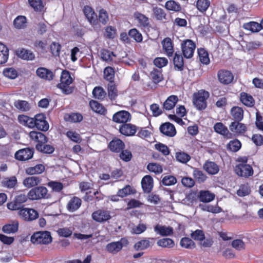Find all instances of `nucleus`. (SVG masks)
Segmentation results:
<instances>
[{
	"label": "nucleus",
	"instance_id": "f257e3e1",
	"mask_svg": "<svg viewBox=\"0 0 263 263\" xmlns=\"http://www.w3.org/2000/svg\"><path fill=\"white\" fill-rule=\"evenodd\" d=\"M72 81L73 79L69 72L64 70L62 72L60 83L58 84L57 86L64 93L68 95L71 93L73 91L72 88L70 86Z\"/></svg>",
	"mask_w": 263,
	"mask_h": 263
},
{
	"label": "nucleus",
	"instance_id": "f03ea898",
	"mask_svg": "<svg viewBox=\"0 0 263 263\" xmlns=\"http://www.w3.org/2000/svg\"><path fill=\"white\" fill-rule=\"evenodd\" d=\"M209 97V92L203 89L200 90L193 95V104L198 109H204L206 107V100Z\"/></svg>",
	"mask_w": 263,
	"mask_h": 263
},
{
	"label": "nucleus",
	"instance_id": "7ed1b4c3",
	"mask_svg": "<svg viewBox=\"0 0 263 263\" xmlns=\"http://www.w3.org/2000/svg\"><path fill=\"white\" fill-rule=\"evenodd\" d=\"M49 195L46 187L40 186L33 187L28 193V198L31 200H40L43 198H48Z\"/></svg>",
	"mask_w": 263,
	"mask_h": 263
},
{
	"label": "nucleus",
	"instance_id": "20e7f679",
	"mask_svg": "<svg viewBox=\"0 0 263 263\" xmlns=\"http://www.w3.org/2000/svg\"><path fill=\"white\" fill-rule=\"evenodd\" d=\"M31 241L34 244H48L51 242L52 237L49 232H37L33 234Z\"/></svg>",
	"mask_w": 263,
	"mask_h": 263
},
{
	"label": "nucleus",
	"instance_id": "39448f33",
	"mask_svg": "<svg viewBox=\"0 0 263 263\" xmlns=\"http://www.w3.org/2000/svg\"><path fill=\"white\" fill-rule=\"evenodd\" d=\"M196 45L191 40H186L181 43L182 51L184 57L191 58L193 57Z\"/></svg>",
	"mask_w": 263,
	"mask_h": 263
},
{
	"label": "nucleus",
	"instance_id": "423d86ee",
	"mask_svg": "<svg viewBox=\"0 0 263 263\" xmlns=\"http://www.w3.org/2000/svg\"><path fill=\"white\" fill-rule=\"evenodd\" d=\"M91 217L95 221L100 223L106 221L111 217L110 211L104 209H99L95 211L92 213Z\"/></svg>",
	"mask_w": 263,
	"mask_h": 263
},
{
	"label": "nucleus",
	"instance_id": "0eeeda50",
	"mask_svg": "<svg viewBox=\"0 0 263 263\" xmlns=\"http://www.w3.org/2000/svg\"><path fill=\"white\" fill-rule=\"evenodd\" d=\"M18 215L21 218L26 221H32L39 217V214L36 211L29 208L20 209Z\"/></svg>",
	"mask_w": 263,
	"mask_h": 263
},
{
	"label": "nucleus",
	"instance_id": "6e6552de",
	"mask_svg": "<svg viewBox=\"0 0 263 263\" xmlns=\"http://www.w3.org/2000/svg\"><path fill=\"white\" fill-rule=\"evenodd\" d=\"M235 172L238 176L244 177H248L253 174L251 166L245 163H240L236 165Z\"/></svg>",
	"mask_w": 263,
	"mask_h": 263
},
{
	"label": "nucleus",
	"instance_id": "1a4fd4ad",
	"mask_svg": "<svg viewBox=\"0 0 263 263\" xmlns=\"http://www.w3.org/2000/svg\"><path fill=\"white\" fill-rule=\"evenodd\" d=\"M35 126L39 129L43 131H47L49 129V124L45 120V115L39 114L36 115L34 118Z\"/></svg>",
	"mask_w": 263,
	"mask_h": 263
},
{
	"label": "nucleus",
	"instance_id": "9d476101",
	"mask_svg": "<svg viewBox=\"0 0 263 263\" xmlns=\"http://www.w3.org/2000/svg\"><path fill=\"white\" fill-rule=\"evenodd\" d=\"M33 155V150L29 148L17 151L15 154V158L20 161H26L31 159Z\"/></svg>",
	"mask_w": 263,
	"mask_h": 263
},
{
	"label": "nucleus",
	"instance_id": "9b49d317",
	"mask_svg": "<svg viewBox=\"0 0 263 263\" xmlns=\"http://www.w3.org/2000/svg\"><path fill=\"white\" fill-rule=\"evenodd\" d=\"M131 119L130 113L125 110H121L115 113L112 120L114 122L119 123H124L127 122Z\"/></svg>",
	"mask_w": 263,
	"mask_h": 263
},
{
	"label": "nucleus",
	"instance_id": "f8f14e48",
	"mask_svg": "<svg viewBox=\"0 0 263 263\" xmlns=\"http://www.w3.org/2000/svg\"><path fill=\"white\" fill-rule=\"evenodd\" d=\"M159 129L163 135L169 137H173L176 134V130L174 125L170 122L162 124Z\"/></svg>",
	"mask_w": 263,
	"mask_h": 263
},
{
	"label": "nucleus",
	"instance_id": "ddd939ff",
	"mask_svg": "<svg viewBox=\"0 0 263 263\" xmlns=\"http://www.w3.org/2000/svg\"><path fill=\"white\" fill-rule=\"evenodd\" d=\"M219 81L223 84H228L230 83L233 80L232 73L228 70H221L218 72Z\"/></svg>",
	"mask_w": 263,
	"mask_h": 263
},
{
	"label": "nucleus",
	"instance_id": "4468645a",
	"mask_svg": "<svg viewBox=\"0 0 263 263\" xmlns=\"http://www.w3.org/2000/svg\"><path fill=\"white\" fill-rule=\"evenodd\" d=\"M41 179L37 176L28 177L23 181V185L27 188L35 187L41 182Z\"/></svg>",
	"mask_w": 263,
	"mask_h": 263
},
{
	"label": "nucleus",
	"instance_id": "2eb2a0df",
	"mask_svg": "<svg viewBox=\"0 0 263 263\" xmlns=\"http://www.w3.org/2000/svg\"><path fill=\"white\" fill-rule=\"evenodd\" d=\"M84 13L88 21L92 25L96 24L97 15L92 8L85 6L84 9Z\"/></svg>",
	"mask_w": 263,
	"mask_h": 263
},
{
	"label": "nucleus",
	"instance_id": "dca6fc26",
	"mask_svg": "<svg viewBox=\"0 0 263 263\" xmlns=\"http://www.w3.org/2000/svg\"><path fill=\"white\" fill-rule=\"evenodd\" d=\"M141 185L144 192L149 193L153 187V179L149 175L143 177L141 180Z\"/></svg>",
	"mask_w": 263,
	"mask_h": 263
},
{
	"label": "nucleus",
	"instance_id": "f3484780",
	"mask_svg": "<svg viewBox=\"0 0 263 263\" xmlns=\"http://www.w3.org/2000/svg\"><path fill=\"white\" fill-rule=\"evenodd\" d=\"M154 231L161 236H169L173 233V229L172 227L160 224H157L154 227Z\"/></svg>",
	"mask_w": 263,
	"mask_h": 263
},
{
	"label": "nucleus",
	"instance_id": "a211bd4d",
	"mask_svg": "<svg viewBox=\"0 0 263 263\" xmlns=\"http://www.w3.org/2000/svg\"><path fill=\"white\" fill-rule=\"evenodd\" d=\"M36 73L37 76L41 79L51 80L53 79V72L50 70L44 67H40L36 69Z\"/></svg>",
	"mask_w": 263,
	"mask_h": 263
},
{
	"label": "nucleus",
	"instance_id": "6ab92c4d",
	"mask_svg": "<svg viewBox=\"0 0 263 263\" xmlns=\"http://www.w3.org/2000/svg\"><path fill=\"white\" fill-rule=\"evenodd\" d=\"M230 130L235 135L241 134L246 130V126L245 124L239 122H233L231 123L230 127Z\"/></svg>",
	"mask_w": 263,
	"mask_h": 263
},
{
	"label": "nucleus",
	"instance_id": "aec40b11",
	"mask_svg": "<svg viewBox=\"0 0 263 263\" xmlns=\"http://www.w3.org/2000/svg\"><path fill=\"white\" fill-rule=\"evenodd\" d=\"M120 132L125 136H133L136 132V127L130 124H124L120 128Z\"/></svg>",
	"mask_w": 263,
	"mask_h": 263
},
{
	"label": "nucleus",
	"instance_id": "412c9836",
	"mask_svg": "<svg viewBox=\"0 0 263 263\" xmlns=\"http://www.w3.org/2000/svg\"><path fill=\"white\" fill-rule=\"evenodd\" d=\"M178 101L177 96L171 95L168 97L163 104V108L166 110L172 109Z\"/></svg>",
	"mask_w": 263,
	"mask_h": 263
},
{
	"label": "nucleus",
	"instance_id": "4be33fe9",
	"mask_svg": "<svg viewBox=\"0 0 263 263\" xmlns=\"http://www.w3.org/2000/svg\"><path fill=\"white\" fill-rule=\"evenodd\" d=\"M17 54L19 58L24 60L32 61L35 58V55L33 52L31 50L26 49L17 50Z\"/></svg>",
	"mask_w": 263,
	"mask_h": 263
},
{
	"label": "nucleus",
	"instance_id": "5701e85b",
	"mask_svg": "<svg viewBox=\"0 0 263 263\" xmlns=\"http://www.w3.org/2000/svg\"><path fill=\"white\" fill-rule=\"evenodd\" d=\"M81 203V199L74 197L69 201L67 205V209L69 212H74L80 207Z\"/></svg>",
	"mask_w": 263,
	"mask_h": 263
},
{
	"label": "nucleus",
	"instance_id": "b1692460",
	"mask_svg": "<svg viewBox=\"0 0 263 263\" xmlns=\"http://www.w3.org/2000/svg\"><path fill=\"white\" fill-rule=\"evenodd\" d=\"M18 120L20 124L28 127L29 128H33L35 127V122L34 118H30L25 115H20L18 117Z\"/></svg>",
	"mask_w": 263,
	"mask_h": 263
},
{
	"label": "nucleus",
	"instance_id": "393cba45",
	"mask_svg": "<svg viewBox=\"0 0 263 263\" xmlns=\"http://www.w3.org/2000/svg\"><path fill=\"white\" fill-rule=\"evenodd\" d=\"M110 150L115 152H119L124 147V143L119 139H113L109 144Z\"/></svg>",
	"mask_w": 263,
	"mask_h": 263
},
{
	"label": "nucleus",
	"instance_id": "a878e982",
	"mask_svg": "<svg viewBox=\"0 0 263 263\" xmlns=\"http://www.w3.org/2000/svg\"><path fill=\"white\" fill-rule=\"evenodd\" d=\"M199 198L203 202H210L215 198V195L208 191H201L199 193Z\"/></svg>",
	"mask_w": 263,
	"mask_h": 263
},
{
	"label": "nucleus",
	"instance_id": "bb28decb",
	"mask_svg": "<svg viewBox=\"0 0 263 263\" xmlns=\"http://www.w3.org/2000/svg\"><path fill=\"white\" fill-rule=\"evenodd\" d=\"M29 136L32 140L39 143L44 144L47 142L46 137L41 132L32 131L30 133Z\"/></svg>",
	"mask_w": 263,
	"mask_h": 263
},
{
	"label": "nucleus",
	"instance_id": "cd10ccee",
	"mask_svg": "<svg viewBox=\"0 0 263 263\" xmlns=\"http://www.w3.org/2000/svg\"><path fill=\"white\" fill-rule=\"evenodd\" d=\"M163 49L168 56H172L173 53V47L170 38H165L162 42Z\"/></svg>",
	"mask_w": 263,
	"mask_h": 263
},
{
	"label": "nucleus",
	"instance_id": "c85d7f7f",
	"mask_svg": "<svg viewBox=\"0 0 263 263\" xmlns=\"http://www.w3.org/2000/svg\"><path fill=\"white\" fill-rule=\"evenodd\" d=\"M45 171V166L43 164H37L34 166L29 167L25 170L27 175H32L40 174Z\"/></svg>",
	"mask_w": 263,
	"mask_h": 263
},
{
	"label": "nucleus",
	"instance_id": "c756f323",
	"mask_svg": "<svg viewBox=\"0 0 263 263\" xmlns=\"http://www.w3.org/2000/svg\"><path fill=\"white\" fill-rule=\"evenodd\" d=\"M151 240H153V238H145L137 242L134 245L135 249L137 250L147 249L152 245Z\"/></svg>",
	"mask_w": 263,
	"mask_h": 263
},
{
	"label": "nucleus",
	"instance_id": "7c9ffc66",
	"mask_svg": "<svg viewBox=\"0 0 263 263\" xmlns=\"http://www.w3.org/2000/svg\"><path fill=\"white\" fill-rule=\"evenodd\" d=\"M240 99L241 102L246 106L252 107L254 104V100L253 97L246 92L240 93Z\"/></svg>",
	"mask_w": 263,
	"mask_h": 263
},
{
	"label": "nucleus",
	"instance_id": "2f4dec72",
	"mask_svg": "<svg viewBox=\"0 0 263 263\" xmlns=\"http://www.w3.org/2000/svg\"><path fill=\"white\" fill-rule=\"evenodd\" d=\"M203 167L204 170L210 174H216L219 170L218 166L213 162H206Z\"/></svg>",
	"mask_w": 263,
	"mask_h": 263
},
{
	"label": "nucleus",
	"instance_id": "473e14b6",
	"mask_svg": "<svg viewBox=\"0 0 263 263\" xmlns=\"http://www.w3.org/2000/svg\"><path fill=\"white\" fill-rule=\"evenodd\" d=\"M243 27L246 30H249L252 32H257L262 29L260 24L255 22L245 23L243 24Z\"/></svg>",
	"mask_w": 263,
	"mask_h": 263
},
{
	"label": "nucleus",
	"instance_id": "72a5a7b5",
	"mask_svg": "<svg viewBox=\"0 0 263 263\" xmlns=\"http://www.w3.org/2000/svg\"><path fill=\"white\" fill-rule=\"evenodd\" d=\"M231 114L233 118L236 121H241L243 117V110L238 106H235L231 108Z\"/></svg>",
	"mask_w": 263,
	"mask_h": 263
},
{
	"label": "nucleus",
	"instance_id": "f704fd0d",
	"mask_svg": "<svg viewBox=\"0 0 263 263\" xmlns=\"http://www.w3.org/2000/svg\"><path fill=\"white\" fill-rule=\"evenodd\" d=\"M18 227V222L17 221H14L11 223L5 225L3 227V231L6 233H13L17 231Z\"/></svg>",
	"mask_w": 263,
	"mask_h": 263
},
{
	"label": "nucleus",
	"instance_id": "c9c22d12",
	"mask_svg": "<svg viewBox=\"0 0 263 263\" xmlns=\"http://www.w3.org/2000/svg\"><path fill=\"white\" fill-rule=\"evenodd\" d=\"M106 248L109 253H116L122 248V242L119 241L111 242L106 246Z\"/></svg>",
	"mask_w": 263,
	"mask_h": 263
},
{
	"label": "nucleus",
	"instance_id": "e433bc0d",
	"mask_svg": "<svg viewBox=\"0 0 263 263\" xmlns=\"http://www.w3.org/2000/svg\"><path fill=\"white\" fill-rule=\"evenodd\" d=\"M64 119L70 122H80L83 120V116L79 113L68 114L64 116Z\"/></svg>",
	"mask_w": 263,
	"mask_h": 263
},
{
	"label": "nucleus",
	"instance_id": "4c0bfd02",
	"mask_svg": "<svg viewBox=\"0 0 263 263\" xmlns=\"http://www.w3.org/2000/svg\"><path fill=\"white\" fill-rule=\"evenodd\" d=\"M8 49L3 43L0 42V64H4L8 59Z\"/></svg>",
	"mask_w": 263,
	"mask_h": 263
},
{
	"label": "nucleus",
	"instance_id": "58836bf2",
	"mask_svg": "<svg viewBox=\"0 0 263 263\" xmlns=\"http://www.w3.org/2000/svg\"><path fill=\"white\" fill-rule=\"evenodd\" d=\"M89 105L93 111L96 112L104 114L106 110L104 107L99 102L92 100L89 102Z\"/></svg>",
	"mask_w": 263,
	"mask_h": 263
},
{
	"label": "nucleus",
	"instance_id": "ea45409f",
	"mask_svg": "<svg viewBox=\"0 0 263 263\" xmlns=\"http://www.w3.org/2000/svg\"><path fill=\"white\" fill-rule=\"evenodd\" d=\"M13 24L17 29H24L27 26L26 18L24 16H18L14 20Z\"/></svg>",
	"mask_w": 263,
	"mask_h": 263
},
{
	"label": "nucleus",
	"instance_id": "a19ab883",
	"mask_svg": "<svg viewBox=\"0 0 263 263\" xmlns=\"http://www.w3.org/2000/svg\"><path fill=\"white\" fill-rule=\"evenodd\" d=\"M14 105L16 108L22 111H27L30 109L29 104L26 101L18 100L14 103Z\"/></svg>",
	"mask_w": 263,
	"mask_h": 263
},
{
	"label": "nucleus",
	"instance_id": "79ce46f5",
	"mask_svg": "<svg viewBox=\"0 0 263 263\" xmlns=\"http://www.w3.org/2000/svg\"><path fill=\"white\" fill-rule=\"evenodd\" d=\"M147 226L143 223H139L131 228V233L134 234H140L146 231Z\"/></svg>",
	"mask_w": 263,
	"mask_h": 263
},
{
	"label": "nucleus",
	"instance_id": "37998d69",
	"mask_svg": "<svg viewBox=\"0 0 263 263\" xmlns=\"http://www.w3.org/2000/svg\"><path fill=\"white\" fill-rule=\"evenodd\" d=\"M175 157L178 161L182 163H186L191 159V156L183 152H176Z\"/></svg>",
	"mask_w": 263,
	"mask_h": 263
},
{
	"label": "nucleus",
	"instance_id": "c03bdc74",
	"mask_svg": "<svg viewBox=\"0 0 263 263\" xmlns=\"http://www.w3.org/2000/svg\"><path fill=\"white\" fill-rule=\"evenodd\" d=\"M5 77L10 79H15L18 76L17 71L13 68H7L3 70Z\"/></svg>",
	"mask_w": 263,
	"mask_h": 263
},
{
	"label": "nucleus",
	"instance_id": "a18cd8bd",
	"mask_svg": "<svg viewBox=\"0 0 263 263\" xmlns=\"http://www.w3.org/2000/svg\"><path fill=\"white\" fill-rule=\"evenodd\" d=\"M165 8L170 10L173 11H179L181 9V6L179 4L174 1L170 0L165 3Z\"/></svg>",
	"mask_w": 263,
	"mask_h": 263
},
{
	"label": "nucleus",
	"instance_id": "49530a36",
	"mask_svg": "<svg viewBox=\"0 0 263 263\" xmlns=\"http://www.w3.org/2000/svg\"><path fill=\"white\" fill-rule=\"evenodd\" d=\"M198 55L199 60L204 64H208L210 63L208 53L204 49H198Z\"/></svg>",
	"mask_w": 263,
	"mask_h": 263
},
{
	"label": "nucleus",
	"instance_id": "de8ad7c7",
	"mask_svg": "<svg viewBox=\"0 0 263 263\" xmlns=\"http://www.w3.org/2000/svg\"><path fill=\"white\" fill-rule=\"evenodd\" d=\"M108 95L111 100L115 99L118 96V90L112 82H110L108 85Z\"/></svg>",
	"mask_w": 263,
	"mask_h": 263
},
{
	"label": "nucleus",
	"instance_id": "09e8293b",
	"mask_svg": "<svg viewBox=\"0 0 263 263\" xmlns=\"http://www.w3.org/2000/svg\"><path fill=\"white\" fill-rule=\"evenodd\" d=\"M157 245L161 247L172 248L174 246V242L170 238H165L159 240Z\"/></svg>",
	"mask_w": 263,
	"mask_h": 263
},
{
	"label": "nucleus",
	"instance_id": "8fccbe9b",
	"mask_svg": "<svg viewBox=\"0 0 263 263\" xmlns=\"http://www.w3.org/2000/svg\"><path fill=\"white\" fill-rule=\"evenodd\" d=\"M202 210L213 213H219L221 212V209L218 205H200Z\"/></svg>",
	"mask_w": 263,
	"mask_h": 263
},
{
	"label": "nucleus",
	"instance_id": "3c124183",
	"mask_svg": "<svg viewBox=\"0 0 263 263\" xmlns=\"http://www.w3.org/2000/svg\"><path fill=\"white\" fill-rule=\"evenodd\" d=\"M73 231V228L64 227L59 229L57 230V233L60 236L68 237L72 235Z\"/></svg>",
	"mask_w": 263,
	"mask_h": 263
},
{
	"label": "nucleus",
	"instance_id": "603ef678",
	"mask_svg": "<svg viewBox=\"0 0 263 263\" xmlns=\"http://www.w3.org/2000/svg\"><path fill=\"white\" fill-rule=\"evenodd\" d=\"M214 129L216 133L224 136L229 133L227 127L220 122L215 124Z\"/></svg>",
	"mask_w": 263,
	"mask_h": 263
},
{
	"label": "nucleus",
	"instance_id": "864d4df0",
	"mask_svg": "<svg viewBox=\"0 0 263 263\" xmlns=\"http://www.w3.org/2000/svg\"><path fill=\"white\" fill-rule=\"evenodd\" d=\"M128 34L137 42L140 43L142 41L143 37L141 33L135 28L130 29L129 31Z\"/></svg>",
	"mask_w": 263,
	"mask_h": 263
},
{
	"label": "nucleus",
	"instance_id": "5fc2aeb1",
	"mask_svg": "<svg viewBox=\"0 0 263 263\" xmlns=\"http://www.w3.org/2000/svg\"><path fill=\"white\" fill-rule=\"evenodd\" d=\"M210 5L209 0H198L197 2V8L201 12L205 11Z\"/></svg>",
	"mask_w": 263,
	"mask_h": 263
},
{
	"label": "nucleus",
	"instance_id": "6e6d98bb",
	"mask_svg": "<svg viewBox=\"0 0 263 263\" xmlns=\"http://www.w3.org/2000/svg\"><path fill=\"white\" fill-rule=\"evenodd\" d=\"M153 12L154 16L159 20H162L165 18V14L163 9L157 6L153 7Z\"/></svg>",
	"mask_w": 263,
	"mask_h": 263
},
{
	"label": "nucleus",
	"instance_id": "4d7b16f0",
	"mask_svg": "<svg viewBox=\"0 0 263 263\" xmlns=\"http://www.w3.org/2000/svg\"><path fill=\"white\" fill-rule=\"evenodd\" d=\"M2 184L4 186L7 188H13L17 183L16 178L12 176L9 178H7L2 181Z\"/></svg>",
	"mask_w": 263,
	"mask_h": 263
},
{
	"label": "nucleus",
	"instance_id": "13d9d810",
	"mask_svg": "<svg viewBox=\"0 0 263 263\" xmlns=\"http://www.w3.org/2000/svg\"><path fill=\"white\" fill-rule=\"evenodd\" d=\"M134 15L141 25L143 26H146L148 25V18L144 15L136 12L135 13Z\"/></svg>",
	"mask_w": 263,
	"mask_h": 263
},
{
	"label": "nucleus",
	"instance_id": "bf43d9fd",
	"mask_svg": "<svg viewBox=\"0 0 263 263\" xmlns=\"http://www.w3.org/2000/svg\"><path fill=\"white\" fill-rule=\"evenodd\" d=\"M92 93L95 98L100 100L103 99L106 95L105 91L100 87H95L92 91Z\"/></svg>",
	"mask_w": 263,
	"mask_h": 263
},
{
	"label": "nucleus",
	"instance_id": "052dcab7",
	"mask_svg": "<svg viewBox=\"0 0 263 263\" xmlns=\"http://www.w3.org/2000/svg\"><path fill=\"white\" fill-rule=\"evenodd\" d=\"M241 147V143L238 140L231 141L227 145V148L232 152H237Z\"/></svg>",
	"mask_w": 263,
	"mask_h": 263
},
{
	"label": "nucleus",
	"instance_id": "680f3d73",
	"mask_svg": "<svg viewBox=\"0 0 263 263\" xmlns=\"http://www.w3.org/2000/svg\"><path fill=\"white\" fill-rule=\"evenodd\" d=\"M147 168L149 171L155 174H160L162 172L163 170L162 167L160 165L155 163H149L147 165Z\"/></svg>",
	"mask_w": 263,
	"mask_h": 263
},
{
	"label": "nucleus",
	"instance_id": "e2e57ef3",
	"mask_svg": "<svg viewBox=\"0 0 263 263\" xmlns=\"http://www.w3.org/2000/svg\"><path fill=\"white\" fill-rule=\"evenodd\" d=\"M115 57L112 52L109 50L103 49L101 51V57L103 61L109 62L112 60L113 57Z\"/></svg>",
	"mask_w": 263,
	"mask_h": 263
},
{
	"label": "nucleus",
	"instance_id": "0e129e2a",
	"mask_svg": "<svg viewBox=\"0 0 263 263\" xmlns=\"http://www.w3.org/2000/svg\"><path fill=\"white\" fill-rule=\"evenodd\" d=\"M104 76L106 80L112 82L115 76V72L112 68L111 67H106L104 70Z\"/></svg>",
	"mask_w": 263,
	"mask_h": 263
},
{
	"label": "nucleus",
	"instance_id": "69168bd1",
	"mask_svg": "<svg viewBox=\"0 0 263 263\" xmlns=\"http://www.w3.org/2000/svg\"><path fill=\"white\" fill-rule=\"evenodd\" d=\"M50 49L51 52L53 56L58 57L60 55L61 45L59 43L53 42L50 44Z\"/></svg>",
	"mask_w": 263,
	"mask_h": 263
},
{
	"label": "nucleus",
	"instance_id": "338daca9",
	"mask_svg": "<svg viewBox=\"0 0 263 263\" xmlns=\"http://www.w3.org/2000/svg\"><path fill=\"white\" fill-rule=\"evenodd\" d=\"M174 64L176 67L181 70L183 66V59L181 55L175 53L174 58Z\"/></svg>",
	"mask_w": 263,
	"mask_h": 263
},
{
	"label": "nucleus",
	"instance_id": "774afa93",
	"mask_svg": "<svg viewBox=\"0 0 263 263\" xmlns=\"http://www.w3.org/2000/svg\"><path fill=\"white\" fill-rule=\"evenodd\" d=\"M67 136L72 141L79 143L81 141V138L80 135L73 130H69L66 133Z\"/></svg>",
	"mask_w": 263,
	"mask_h": 263
}]
</instances>
